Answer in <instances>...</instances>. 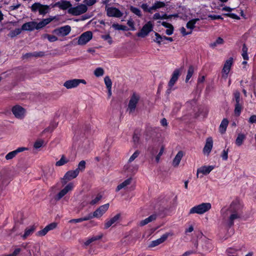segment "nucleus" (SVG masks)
Returning a JSON list of instances; mask_svg holds the SVG:
<instances>
[{
  "label": "nucleus",
  "mask_w": 256,
  "mask_h": 256,
  "mask_svg": "<svg viewBox=\"0 0 256 256\" xmlns=\"http://www.w3.org/2000/svg\"><path fill=\"white\" fill-rule=\"evenodd\" d=\"M242 208V205L238 200L234 201L231 204L226 212V214L228 216V226H232L234 224V221L240 217Z\"/></svg>",
  "instance_id": "f257e3e1"
},
{
  "label": "nucleus",
  "mask_w": 256,
  "mask_h": 256,
  "mask_svg": "<svg viewBox=\"0 0 256 256\" xmlns=\"http://www.w3.org/2000/svg\"><path fill=\"white\" fill-rule=\"evenodd\" d=\"M52 20L51 18L43 19L41 22H30L22 24V30L32 31L34 30H40L48 24Z\"/></svg>",
  "instance_id": "f03ea898"
},
{
  "label": "nucleus",
  "mask_w": 256,
  "mask_h": 256,
  "mask_svg": "<svg viewBox=\"0 0 256 256\" xmlns=\"http://www.w3.org/2000/svg\"><path fill=\"white\" fill-rule=\"evenodd\" d=\"M140 100L139 94L136 92H134L130 98L127 108V111L130 114H132L135 111Z\"/></svg>",
  "instance_id": "7ed1b4c3"
},
{
  "label": "nucleus",
  "mask_w": 256,
  "mask_h": 256,
  "mask_svg": "<svg viewBox=\"0 0 256 256\" xmlns=\"http://www.w3.org/2000/svg\"><path fill=\"white\" fill-rule=\"evenodd\" d=\"M30 9L34 12L38 11L39 14L44 16L48 13L50 7L48 5L42 4L40 2H35L32 5Z\"/></svg>",
  "instance_id": "20e7f679"
},
{
  "label": "nucleus",
  "mask_w": 256,
  "mask_h": 256,
  "mask_svg": "<svg viewBox=\"0 0 256 256\" xmlns=\"http://www.w3.org/2000/svg\"><path fill=\"white\" fill-rule=\"evenodd\" d=\"M153 28L154 24L151 21H149L143 26L140 30L136 34V36L140 38H145L152 31Z\"/></svg>",
  "instance_id": "39448f33"
},
{
  "label": "nucleus",
  "mask_w": 256,
  "mask_h": 256,
  "mask_svg": "<svg viewBox=\"0 0 256 256\" xmlns=\"http://www.w3.org/2000/svg\"><path fill=\"white\" fill-rule=\"evenodd\" d=\"M140 152L139 150H136L132 156L130 158L128 164L124 166V170L129 172H134L138 170L137 166H132L131 162L134 161L139 156Z\"/></svg>",
  "instance_id": "423d86ee"
},
{
  "label": "nucleus",
  "mask_w": 256,
  "mask_h": 256,
  "mask_svg": "<svg viewBox=\"0 0 256 256\" xmlns=\"http://www.w3.org/2000/svg\"><path fill=\"white\" fill-rule=\"evenodd\" d=\"M208 210V203H202L191 208L188 214H202Z\"/></svg>",
  "instance_id": "0eeeda50"
},
{
  "label": "nucleus",
  "mask_w": 256,
  "mask_h": 256,
  "mask_svg": "<svg viewBox=\"0 0 256 256\" xmlns=\"http://www.w3.org/2000/svg\"><path fill=\"white\" fill-rule=\"evenodd\" d=\"M233 63L234 58L232 57L229 58L224 62L222 70V76L223 78L226 80L228 78Z\"/></svg>",
  "instance_id": "6e6552de"
},
{
  "label": "nucleus",
  "mask_w": 256,
  "mask_h": 256,
  "mask_svg": "<svg viewBox=\"0 0 256 256\" xmlns=\"http://www.w3.org/2000/svg\"><path fill=\"white\" fill-rule=\"evenodd\" d=\"M88 8L84 4H80L76 7L70 8L68 12L73 16H78L86 12Z\"/></svg>",
  "instance_id": "1a4fd4ad"
},
{
  "label": "nucleus",
  "mask_w": 256,
  "mask_h": 256,
  "mask_svg": "<svg viewBox=\"0 0 256 256\" xmlns=\"http://www.w3.org/2000/svg\"><path fill=\"white\" fill-rule=\"evenodd\" d=\"M92 38V33L90 31H87L82 33L79 37L78 41V45H84L88 43Z\"/></svg>",
  "instance_id": "9d476101"
},
{
  "label": "nucleus",
  "mask_w": 256,
  "mask_h": 256,
  "mask_svg": "<svg viewBox=\"0 0 256 256\" xmlns=\"http://www.w3.org/2000/svg\"><path fill=\"white\" fill-rule=\"evenodd\" d=\"M74 188V184L72 182L68 183L63 189H62L56 196L55 200H60L63 196L66 194L68 192L72 191Z\"/></svg>",
  "instance_id": "9b49d317"
},
{
  "label": "nucleus",
  "mask_w": 256,
  "mask_h": 256,
  "mask_svg": "<svg viewBox=\"0 0 256 256\" xmlns=\"http://www.w3.org/2000/svg\"><path fill=\"white\" fill-rule=\"evenodd\" d=\"M78 175V170H76L67 172L62 180V185H65L68 182L76 178Z\"/></svg>",
  "instance_id": "f8f14e48"
},
{
  "label": "nucleus",
  "mask_w": 256,
  "mask_h": 256,
  "mask_svg": "<svg viewBox=\"0 0 256 256\" xmlns=\"http://www.w3.org/2000/svg\"><path fill=\"white\" fill-rule=\"evenodd\" d=\"M172 232H166L160 238L152 241L149 245V247L153 248L162 244L168 238V236H172Z\"/></svg>",
  "instance_id": "ddd939ff"
},
{
  "label": "nucleus",
  "mask_w": 256,
  "mask_h": 256,
  "mask_svg": "<svg viewBox=\"0 0 256 256\" xmlns=\"http://www.w3.org/2000/svg\"><path fill=\"white\" fill-rule=\"evenodd\" d=\"M12 111L14 116L17 118L22 119L24 116L25 110L20 106H14L12 107Z\"/></svg>",
  "instance_id": "4468645a"
},
{
  "label": "nucleus",
  "mask_w": 256,
  "mask_h": 256,
  "mask_svg": "<svg viewBox=\"0 0 256 256\" xmlns=\"http://www.w3.org/2000/svg\"><path fill=\"white\" fill-rule=\"evenodd\" d=\"M70 31V26L66 25L55 29L54 32L58 36H65L68 35Z\"/></svg>",
  "instance_id": "2eb2a0df"
},
{
  "label": "nucleus",
  "mask_w": 256,
  "mask_h": 256,
  "mask_svg": "<svg viewBox=\"0 0 256 256\" xmlns=\"http://www.w3.org/2000/svg\"><path fill=\"white\" fill-rule=\"evenodd\" d=\"M106 10L107 15L110 17L120 18L123 15V13L116 8L106 6Z\"/></svg>",
  "instance_id": "dca6fc26"
},
{
  "label": "nucleus",
  "mask_w": 256,
  "mask_h": 256,
  "mask_svg": "<svg viewBox=\"0 0 256 256\" xmlns=\"http://www.w3.org/2000/svg\"><path fill=\"white\" fill-rule=\"evenodd\" d=\"M109 208V204H106L100 206L92 214L94 218L101 217L108 210Z\"/></svg>",
  "instance_id": "f3484780"
},
{
  "label": "nucleus",
  "mask_w": 256,
  "mask_h": 256,
  "mask_svg": "<svg viewBox=\"0 0 256 256\" xmlns=\"http://www.w3.org/2000/svg\"><path fill=\"white\" fill-rule=\"evenodd\" d=\"M180 76V70L179 69H176L172 75V77L170 79V80L168 82V86L170 88H172L176 82L178 80L179 76Z\"/></svg>",
  "instance_id": "a211bd4d"
},
{
  "label": "nucleus",
  "mask_w": 256,
  "mask_h": 256,
  "mask_svg": "<svg viewBox=\"0 0 256 256\" xmlns=\"http://www.w3.org/2000/svg\"><path fill=\"white\" fill-rule=\"evenodd\" d=\"M26 150H27V148H24V147L18 148L16 150L8 152L6 156V157H5L6 159L7 160H11V159L13 158L14 157H15L16 156L18 153L22 152Z\"/></svg>",
  "instance_id": "6ab92c4d"
},
{
  "label": "nucleus",
  "mask_w": 256,
  "mask_h": 256,
  "mask_svg": "<svg viewBox=\"0 0 256 256\" xmlns=\"http://www.w3.org/2000/svg\"><path fill=\"white\" fill-rule=\"evenodd\" d=\"M242 248V246L238 244L235 245L227 249L226 252L229 256H236L238 251L241 250Z\"/></svg>",
  "instance_id": "aec40b11"
},
{
  "label": "nucleus",
  "mask_w": 256,
  "mask_h": 256,
  "mask_svg": "<svg viewBox=\"0 0 256 256\" xmlns=\"http://www.w3.org/2000/svg\"><path fill=\"white\" fill-rule=\"evenodd\" d=\"M55 6H58L60 9L65 10L70 8L72 4L70 2L66 0H62L57 2L54 4Z\"/></svg>",
  "instance_id": "412c9836"
},
{
  "label": "nucleus",
  "mask_w": 256,
  "mask_h": 256,
  "mask_svg": "<svg viewBox=\"0 0 256 256\" xmlns=\"http://www.w3.org/2000/svg\"><path fill=\"white\" fill-rule=\"evenodd\" d=\"M64 86L68 89L76 88L78 86L77 79H72L66 80L64 84Z\"/></svg>",
  "instance_id": "4be33fe9"
},
{
  "label": "nucleus",
  "mask_w": 256,
  "mask_h": 256,
  "mask_svg": "<svg viewBox=\"0 0 256 256\" xmlns=\"http://www.w3.org/2000/svg\"><path fill=\"white\" fill-rule=\"evenodd\" d=\"M208 174V166H202L197 170L196 177L197 178H202L204 176Z\"/></svg>",
  "instance_id": "5701e85b"
},
{
  "label": "nucleus",
  "mask_w": 256,
  "mask_h": 256,
  "mask_svg": "<svg viewBox=\"0 0 256 256\" xmlns=\"http://www.w3.org/2000/svg\"><path fill=\"white\" fill-rule=\"evenodd\" d=\"M184 156V152L180 150L179 151L177 154H176V156L173 160L172 161V166L174 167H177L180 163V162L182 158Z\"/></svg>",
  "instance_id": "b1692460"
},
{
  "label": "nucleus",
  "mask_w": 256,
  "mask_h": 256,
  "mask_svg": "<svg viewBox=\"0 0 256 256\" xmlns=\"http://www.w3.org/2000/svg\"><path fill=\"white\" fill-rule=\"evenodd\" d=\"M120 218V214H117L110 220H106L104 224V228L107 229L110 228L112 224L116 222Z\"/></svg>",
  "instance_id": "393cba45"
},
{
  "label": "nucleus",
  "mask_w": 256,
  "mask_h": 256,
  "mask_svg": "<svg viewBox=\"0 0 256 256\" xmlns=\"http://www.w3.org/2000/svg\"><path fill=\"white\" fill-rule=\"evenodd\" d=\"M36 228L34 226H31L27 228L25 230L24 234L22 236V238L24 240L30 236L32 235L36 230Z\"/></svg>",
  "instance_id": "a878e982"
},
{
  "label": "nucleus",
  "mask_w": 256,
  "mask_h": 256,
  "mask_svg": "<svg viewBox=\"0 0 256 256\" xmlns=\"http://www.w3.org/2000/svg\"><path fill=\"white\" fill-rule=\"evenodd\" d=\"M132 178H128L126 180H125L124 182H123L122 183L118 184L116 188V192H118L121 189L124 188H126V186H128V185L130 184V183L132 182Z\"/></svg>",
  "instance_id": "bb28decb"
},
{
  "label": "nucleus",
  "mask_w": 256,
  "mask_h": 256,
  "mask_svg": "<svg viewBox=\"0 0 256 256\" xmlns=\"http://www.w3.org/2000/svg\"><path fill=\"white\" fill-rule=\"evenodd\" d=\"M228 124V120L224 118L222 120L219 128L220 132L223 134L226 132Z\"/></svg>",
  "instance_id": "cd10ccee"
},
{
  "label": "nucleus",
  "mask_w": 256,
  "mask_h": 256,
  "mask_svg": "<svg viewBox=\"0 0 256 256\" xmlns=\"http://www.w3.org/2000/svg\"><path fill=\"white\" fill-rule=\"evenodd\" d=\"M246 135L243 134H239L236 140V146H240L242 144L246 139Z\"/></svg>",
  "instance_id": "c85d7f7f"
},
{
  "label": "nucleus",
  "mask_w": 256,
  "mask_h": 256,
  "mask_svg": "<svg viewBox=\"0 0 256 256\" xmlns=\"http://www.w3.org/2000/svg\"><path fill=\"white\" fill-rule=\"evenodd\" d=\"M198 20H199L198 18H194L188 21L186 24V27L188 29H190V31L192 32V30L194 28V24Z\"/></svg>",
  "instance_id": "c756f323"
},
{
  "label": "nucleus",
  "mask_w": 256,
  "mask_h": 256,
  "mask_svg": "<svg viewBox=\"0 0 256 256\" xmlns=\"http://www.w3.org/2000/svg\"><path fill=\"white\" fill-rule=\"evenodd\" d=\"M224 43V40L222 38L218 37L214 42L211 43L210 46L212 48H214L218 46L223 44Z\"/></svg>",
  "instance_id": "7c9ffc66"
},
{
  "label": "nucleus",
  "mask_w": 256,
  "mask_h": 256,
  "mask_svg": "<svg viewBox=\"0 0 256 256\" xmlns=\"http://www.w3.org/2000/svg\"><path fill=\"white\" fill-rule=\"evenodd\" d=\"M86 162L84 160H81L78 164V168L76 169L78 170V172L79 174L80 172H84L86 168Z\"/></svg>",
  "instance_id": "2f4dec72"
},
{
  "label": "nucleus",
  "mask_w": 256,
  "mask_h": 256,
  "mask_svg": "<svg viewBox=\"0 0 256 256\" xmlns=\"http://www.w3.org/2000/svg\"><path fill=\"white\" fill-rule=\"evenodd\" d=\"M68 160L64 156L62 155L60 159L56 162V166H63L64 164L68 163Z\"/></svg>",
  "instance_id": "473e14b6"
},
{
  "label": "nucleus",
  "mask_w": 256,
  "mask_h": 256,
  "mask_svg": "<svg viewBox=\"0 0 256 256\" xmlns=\"http://www.w3.org/2000/svg\"><path fill=\"white\" fill-rule=\"evenodd\" d=\"M22 28H16L14 30H11L8 36L11 38L15 37L16 36L20 34L22 32Z\"/></svg>",
  "instance_id": "72a5a7b5"
},
{
  "label": "nucleus",
  "mask_w": 256,
  "mask_h": 256,
  "mask_svg": "<svg viewBox=\"0 0 256 256\" xmlns=\"http://www.w3.org/2000/svg\"><path fill=\"white\" fill-rule=\"evenodd\" d=\"M112 27L116 30H122L124 31H126L128 30L126 26L119 24H114L112 25Z\"/></svg>",
  "instance_id": "f704fd0d"
},
{
  "label": "nucleus",
  "mask_w": 256,
  "mask_h": 256,
  "mask_svg": "<svg viewBox=\"0 0 256 256\" xmlns=\"http://www.w3.org/2000/svg\"><path fill=\"white\" fill-rule=\"evenodd\" d=\"M104 82L108 90L110 91V89H112V82L110 77L106 76L104 78Z\"/></svg>",
  "instance_id": "c9c22d12"
},
{
  "label": "nucleus",
  "mask_w": 256,
  "mask_h": 256,
  "mask_svg": "<svg viewBox=\"0 0 256 256\" xmlns=\"http://www.w3.org/2000/svg\"><path fill=\"white\" fill-rule=\"evenodd\" d=\"M194 72V67L192 66H190L188 70L187 75L186 78V82H188L189 80L191 78Z\"/></svg>",
  "instance_id": "e433bc0d"
},
{
  "label": "nucleus",
  "mask_w": 256,
  "mask_h": 256,
  "mask_svg": "<svg viewBox=\"0 0 256 256\" xmlns=\"http://www.w3.org/2000/svg\"><path fill=\"white\" fill-rule=\"evenodd\" d=\"M102 236H92L91 238L85 242L84 244L86 246L89 245L91 242L98 240L102 238Z\"/></svg>",
  "instance_id": "4c0bfd02"
},
{
  "label": "nucleus",
  "mask_w": 256,
  "mask_h": 256,
  "mask_svg": "<svg viewBox=\"0 0 256 256\" xmlns=\"http://www.w3.org/2000/svg\"><path fill=\"white\" fill-rule=\"evenodd\" d=\"M242 110V106L240 104H236L234 112L236 116H239Z\"/></svg>",
  "instance_id": "58836bf2"
},
{
  "label": "nucleus",
  "mask_w": 256,
  "mask_h": 256,
  "mask_svg": "<svg viewBox=\"0 0 256 256\" xmlns=\"http://www.w3.org/2000/svg\"><path fill=\"white\" fill-rule=\"evenodd\" d=\"M242 56L244 60H248V48L245 44H244L242 48Z\"/></svg>",
  "instance_id": "ea45409f"
},
{
  "label": "nucleus",
  "mask_w": 256,
  "mask_h": 256,
  "mask_svg": "<svg viewBox=\"0 0 256 256\" xmlns=\"http://www.w3.org/2000/svg\"><path fill=\"white\" fill-rule=\"evenodd\" d=\"M94 74L96 77L102 76L104 74V70L102 68H98L94 71Z\"/></svg>",
  "instance_id": "a19ab883"
},
{
  "label": "nucleus",
  "mask_w": 256,
  "mask_h": 256,
  "mask_svg": "<svg viewBox=\"0 0 256 256\" xmlns=\"http://www.w3.org/2000/svg\"><path fill=\"white\" fill-rule=\"evenodd\" d=\"M130 10L139 17H141L142 16L140 10L137 8L131 6L130 8Z\"/></svg>",
  "instance_id": "79ce46f5"
},
{
  "label": "nucleus",
  "mask_w": 256,
  "mask_h": 256,
  "mask_svg": "<svg viewBox=\"0 0 256 256\" xmlns=\"http://www.w3.org/2000/svg\"><path fill=\"white\" fill-rule=\"evenodd\" d=\"M44 38H48L50 42H54L58 40L57 37L54 35H50L48 34H44L43 36Z\"/></svg>",
  "instance_id": "37998d69"
},
{
  "label": "nucleus",
  "mask_w": 256,
  "mask_h": 256,
  "mask_svg": "<svg viewBox=\"0 0 256 256\" xmlns=\"http://www.w3.org/2000/svg\"><path fill=\"white\" fill-rule=\"evenodd\" d=\"M165 6V4L162 2H156L151 7L152 10H156L160 8H162Z\"/></svg>",
  "instance_id": "c03bdc74"
},
{
  "label": "nucleus",
  "mask_w": 256,
  "mask_h": 256,
  "mask_svg": "<svg viewBox=\"0 0 256 256\" xmlns=\"http://www.w3.org/2000/svg\"><path fill=\"white\" fill-rule=\"evenodd\" d=\"M156 39L154 40V42L160 44L162 42L164 41L162 36H160L158 32H155Z\"/></svg>",
  "instance_id": "a18cd8bd"
},
{
  "label": "nucleus",
  "mask_w": 256,
  "mask_h": 256,
  "mask_svg": "<svg viewBox=\"0 0 256 256\" xmlns=\"http://www.w3.org/2000/svg\"><path fill=\"white\" fill-rule=\"evenodd\" d=\"M27 56H32L35 57H42L44 56V53L43 52H34L33 53H29L26 54Z\"/></svg>",
  "instance_id": "49530a36"
},
{
  "label": "nucleus",
  "mask_w": 256,
  "mask_h": 256,
  "mask_svg": "<svg viewBox=\"0 0 256 256\" xmlns=\"http://www.w3.org/2000/svg\"><path fill=\"white\" fill-rule=\"evenodd\" d=\"M102 198V196L101 194H98L96 196L94 199L92 200L90 204L92 205H94L96 204H97Z\"/></svg>",
  "instance_id": "de8ad7c7"
},
{
  "label": "nucleus",
  "mask_w": 256,
  "mask_h": 256,
  "mask_svg": "<svg viewBox=\"0 0 256 256\" xmlns=\"http://www.w3.org/2000/svg\"><path fill=\"white\" fill-rule=\"evenodd\" d=\"M234 100H235L236 104H240V93L238 92H236L234 94Z\"/></svg>",
  "instance_id": "09e8293b"
},
{
  "label": "nucleus",
  "mask_w": 256,
  "mask_h": 256,
  "mask_svg": "<svg viewBox=\"0 0 256 256\" xmlns=\"http://www.w3.org/2000/svg\"><path fill=\"white\" fill-rule=\"evenodd\" d=\"M48 232V229L46 227H45L44 229L38 232L36 235L40 236H44L47 234Z\"/></svg>",
  "instance_id": "8fccbe9b"
},
{
  "label": "nucleus",
  "mask_w": 256,
  "mask_h": 256,
  "mask_svg": "<svg viewBox=\"0 0 256 256\" xmlns=\"http://www.w3.org/2000/svg\"><path fill=\"white\" fill-rule=\"evenodd\" d=\"M141 8L143 9L144 12H152V10H153L152 8H151V7L148 8V5L146 4H143L141 6Z\"/></svg>",
  "instance_id": "3c124183"
},
{
  "label": "nucleus",
  "mask_w": 256,
  "mask_h": 256,
  "mask_svg": "<svg viewBox=\"0 0 256 256\" xmlns=\"http://www.w3.org/2000/svg\"><path fill=\"white\" fill-rule=\"evenodd\" d=\"M127 24L130 27V29L132 30H136V28L134 27V22L132 20V19H130L129 20H128V22H127Z\"/></svg>",
  "instance_id": "603ef678"
},
{
  "label": "nucleus",
  "mask_w": 256,
  "mask_h": 256,
  "mask_svg": "<svg viewBox=\"0 0 256 256\" xmlns=\"http://www.w3.org/2000/svg\"><path fill=\"white\" fill-rule=\"evenodd\" d=\"M57 226V224L56 222H52L48 226H46V227L48 229V231H50V230H52L54 229Z\"/></svg>",
  "instance_id": "864d4df0"
},
{
  "label": "nucleus",
  "mask_w": 256,
  "mask_h": 256,
  "mask_svg": "<svg viewBox=\"0 0 256 256\" xmlns=\"http://www.w3.org/2000/svg\"><path fill=\"white\" fill-rule=\"evenodd\" d=\"M101 37L104 40H108L109 44H111L112 42V38L109 34L102 35Z\"/></svg>",
  "instance_id": "5fc2aeb1"
},
{
  "label": "nucleus",
  "mask_w": 256,
  "mask_h": 256,
  "mask_svg": "<svg viewBox=\"0 0 256 256\" xmlns=\"http://www.w3.org/2000/svg\"><path fill=\"white\" fill-rule=\"evenodd\" d=\"M94 218V216H93V214H90L88 216H86L84 217L81 218H80L82 220V222L83 221H86V220H90Z\"/></svg>",
  "instance_id": "6e6d98bb"
},
{
  "label": "nucleus",
  "mask_w": 256,
  "mask_h": 256,
  "mask_svg": "<svg viewBox=\"0 0 256 256\" xmlns=\"http://www.w3.org/2000/svg\"><path fill=\"white\" fill-rule=\"evenodd\" d=\"M164 150V148L163 146H162L160 150L159 153L156 157V160L157 162H159L160 158Z\"/></svg>",
  "instance_id": "4d7b16f0"
},
{
  "label": "nucleus",
  "mask_w": 256,
  "mask_h": 256,
  "mask_svg": "<svg viewBox=\"0 0 256 256\" xmlns=\"http://www.w3.org/2000/svg\"><path fill=\"white\" fill-rule=\"evenodd\" d=\"M158 217V215L156 214H154L147 218V219L149 222H152L154 220H155Z\"/></svg>",
  "instance_id": "13d9d810"
},
{
  "label": "nucleus",
  "mask_w": 256,
  "mask_h": 256,
  "mask_svg": "<svg viewBox=\"0 0 256 256\" xmlns=\"http://www.w3.org/2000/svg\"><path fill=\"white\" fill-rule=\"evenodd\" d=\"M43 143V140L36 141L34 142V146L35 148H38L42 146Z\"/></svg>",
  "instance_id": "bf43d9fd"
},
{
  "label": "nucleus",
  "mask_w": 256,
  "mask_h": 256,
  "mask_svg": "<svg viewBox=\"0 0 256 256\" xmlns=\"http://www.w3.org/2000/svg\"><path fill=\"white\" fill-rule=\"evenodd\" d=\"M84 2L88 6H91L96 2V0H84Z\"/></svg>",
  "instance_id": "052dcab7"
},
{
  "label": "nucleus",
  "mask_w": 256,
  "mask_h": 256,
  "mask_svg": "<svg viewBox=\"0 0 256 256\" xmlns=\"http://www.w3.org/2000/svg\"><path fill=\"white\" fill-rule=\"evenodd\" d=\"M181 33L184 36L190 34L192 33V31L186 32V28L184 27H182L180 29Z\"/></svg>",
  "instance_id": "680f3d73"
},
{
  "label": "nucleus",
  "mask_w": 256,
  "mask_h": 256,
  "mask_svg": "<svg viewBox=\"0 0 256 256\" xmlns=\"http://www.w3.org/2000/svg\"><path fill=\"white\" fill-rule=\"evenodd\" d=\"M248 122L250 124L256 123V115L252 116L248 120Z\"/></svg>",
  "instance_id": "e2e57ef3"
},
{
  "label": "nucleus",
  "mask_w": 256,
  "mask_h": 256,
  "mask_svg": "<svg viewBox=\"0 0 256 256\" xmlns=\"http://www.w3.org/2000/svg\"><path fill=\"white\" fill-rule=\"evenodd\" d=\"M174 32V27L172 26L171 28H168L166 31V33L167 35L170 36L173 34Z\"/></svg>",
  "instance_id": "0e129e2a"
},
{
  "label": "nucleus",
  "mask_w": 256,
  "mask_h": 256,
  "mask_svg": "<svg viewBox=\"0 0 256 256\" xmlns=\"http://www.w3.org/2000/svg\"><path fill=\"white\" fill-rule=\"evenodd\" d=\"M22 250L20 248H17L14 250V252L12 253V256H17L21 252Z\"/></svg>",
  "instance_id": "69168bd1"
},
{
  "label": "nucleus",
  "mask_w": 256,
  "mask_h": 256,
  "mask_svg": "<svg viewBox=\"0 0 256 256\" xmlns=\"http://www.w3.org/2000/svg\"><path fill=\"white\" fill-rule=\"evenodd\" d=\"M153 19L156 20H162V15L160 14V13H156L153 16Z\"/></svg>",
  "instance_id": "338daca9"
},
{
  "label": "nucleus",
  "mask_w": 256,
  "mask_h": 256,
  "mask_svg": "<svg viewBox=\"0 0 256 256\" xmlns=\"http://www.w3.org/2000/svg\"><path fill=\"white\" fill-rule=\"evenodd\" d=\"M150 223L148 221L147 218H145L144 220H142L140 222V226H144L145 225H146V224Z\"/></svg>",
  "instance_id": "774afa93"
}]
</instances>
